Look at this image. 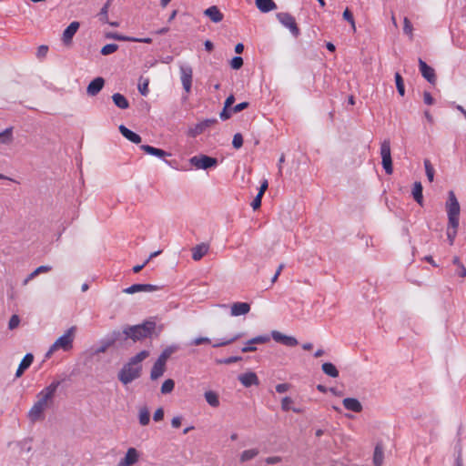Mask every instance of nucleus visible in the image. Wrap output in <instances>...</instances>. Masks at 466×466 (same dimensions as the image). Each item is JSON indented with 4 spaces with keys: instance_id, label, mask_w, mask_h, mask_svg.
Instances as JSON below:
<instances>
[{
    "instance_id": "obj_56",
    "label": "nucleus",
    "mask_w": 466,
    "mask_h": 466,
    "mask_svg": "<svg viewBox=\"0 0 466 466\" xmlns=\"http://www.w3.org/2000/svg\"><path fill=\"white\" fill-rule=\"evenodd\" d=\"M164 418V410L162 408H158L155 413H154V416H153V419L154 420L156 421H160L162 420Z\"/></svg>"
},
{
    "instance_id": "obj_47",
    "label": "nucleus",
    "mask_w": 466,
    "mask_h": 466,
    "mask_svg": "<svg viewBox=\"0 0 466 466\" xmlns=\"http://www.w3.org/2000/svg\"><path fill=\"white\" fill-rule=\"evenodd\" d=\"M232 145L235 148L238 149L243 145V137L241 134L237 133L233 137Z\"/></svg>"
},
{
    "instance_id": "obj_35",
    "label": "nucleus",
    "mask_w": 466,
    "mask_h": 466,
    "mask_svg": "<svg viewBox=\"0 0 466 466\" xmlns=\"http://www.w3.org/2000/svg\"><path fill=\"white\" fill-rule=\"evenodd\" d=\"M258 454V449H249L242 451L240 454V461L245 462L254 459Z\"/></svg>"
},
{
    "instance_id": "obj_38",
    "label": "nucleus",
    "mask_w": 466,
    "mask_h": 466,
    "mask_svg": "<svg viewBox=\"0 0 466 466\" xmlns=\"http://www.w3.org/2000/svg\"><path fill=\"white\" fill-rule=\"evenodd\" d=\"M395 82H396V86H397L399 94L401 96H403L405 95V85H404L403 78L401 77L400 74L398 72L395 74Z\"/></svg>"
},
{
    "instance_id": "obj_55",
    "label": "nucleus",
    "mask_w": 466,
    "mask_h": 466,
    "mask_svg": "<svg viewBox=\"0 0 466 466\" xmlns=\"http://www.w3.org/2000/svg\"><path fill=\"white\" fill-rule=\"evenodd\" d=\"M248 106V102L239 103V104L236 105L234 107H232V112L235 114L238 113V112L246 109Z\"/></svg>"
},
{
    "instance_id": "obj_54",
    "label": "nucleus",
    "mask_w": 466,
    "mask_h": 466,
    "mask_svg": "<svg viewBox=\"0 0 466 466\" xmlns=\"http://www.w3.org/2000/svg\"><path fill=\"white\" fill-rule=\"evenodd\" d=\"M263 196L257 194L253 201L251 202V207L254 210L258 209L261 206V199Z\"/></svg>"
},
{
    "instance_id": "obj_2",
    "label": "nucleus",
    "mask_w": 466,
    "mask_h": 466,
    "mask_svg": "<svg viewBox=\"0 0 466 466\" xmlns=\"http://www.w3.org/2000/svg\"><path fill=\"white\" fill-rule=\"evenodd\" d=\"M445 207L448 215L447 237L450 245H453L458 232L461 212L459 201L453 191L449 192Z\"/></svg>"
},
{
    "instance_id": "obj_57",
    "label": "nucleus",
    "mask_w": 466,
    "mask_h": 466,
    "mask_svg": "<svg viewBox=\"0 0 466 466\" xmlns=\"http://www.w3.org/2000/svg\"><path fill=\"white\" fill-rule=\"evenodd\" d=\"M51 269H52V268L50 266L43 265V266L36 268L35 269V272L38 276L39 274L46 273V272L50 271Z\"/></svg>"
},
{
    "instance_id": "obj_36",
    "label": "nucleus",
    "mask_w": 466,
    "mask_h": 466,
    "mask_svg": "<svg viewBox=\"0 0 466 466\" xmlns=\"http://www.w3.org/2000/svg\"><path fill=\"white\" fill-rule=\"evenodd\" d=\"M111 2L112 0H107L98 14L99 20L103 23H108V9L111 5Z\"/></svg>"
},
{
    "instance_id": "obj_16",
    "label": "nucleus",
    "mask_w": 466,
    "mask_h": 466,
    "mask_svg": "<svg viewBox=\"0 0 466 466\" xmlns=\"http://www.w3.org/2000/svg\"><path fill=\"white\" fill-rule=\"evenodd\" d=\"M250 311V305L247 302H235L231 305L230 315L238 317L246 315Z\"/></svg>"
},
{
    "instance_id": "obj_30",
    "label": "nucleus",
    "mask_w": 466,
    "mask_h": 466,
    "mask_svg": "<svg viewBox=\"0 0 466 466\" xmlns=\"http://www.w3.org/2000/svg\"><path fill=\"white\" fill-rule=\"evenodd\" d=\"M112 99L114 104L121 109H127L129 106V102L127 101V99L119 93L114 94L112 96Z\"/></svg>"
},
{
    "instance_id": "obj_31",
    "label": "nucleus",
    "mask_w": 466,
    "mask_h": 466,
    "mask_svg": "<svg viewBox=\"0 0 466 466\" xmlns=\"http://www.w3.org/2000/svg\"><path fill=\"white\" fill-rule=\"evenodd\" d=\"M14 140L13 137V128L8 127L5 129L3 132H0V144L1 145H10Z\"/></svg>"
},
{
    "instance_id": "obj_14",
    "label": "nucleus",
    "mask_w": 466,
    "mask_h": 466,
    "mask_svg": "<svg viewBox=\"0 0 466 466\" xmlns=\"http://www.w3.org/2000/svg\"><path fill=\"white\" fill-rule=\"evenodd\" d=\"M79 25V22L74 21L64 30L62 41L65 45L68 46L71 44L73 36L77 32Z\"/></svg>"
},
{
    "instance_id": "obj_19",
    "label": "nucleus",
    "mask_w": 466,
    "mask_h": 466,
    "mask_svg": "<svg viewBox=\"0 0 466 466\" xmlns=\"http://www.w3.org/2000/svg\"><path fill=\"white\" fill-rule=\"evenodd\" d=\"M238 380L241 382V384L245 387H250L252 385H258L259 380L258 379V376L255 372H247L240 374L238 376Z\"/></svg>"
},
{
    "instance_id": "obj_33",
    "label": "nucleus",
    "mask_w": 466,
    "mask_h": 466,
    "mask_svg": "<svg viewBox=\"0 0 466 466\" xmlns=\"http://www.w3.org/2000/svg\"><path fill=\"white\" fill-rule=\"evenodd\" d=\"M139 423L142 426H146L150 421V412L147 407H141L138 411Z\"/></svg>"
},
{
    "instance_id": "obj_26",
    "label": "nucleus",
    "mask_w": 466,
    "mask_h": 466,
    "mask_svg": "<svg viewBox=\"0 0 466 466\" xmlns=\"http://www.w3.org/2000/svg\"><path fill=\"white\" fill-rule=\"evenodd\" d=\"M166 363L162 360H157L152 367L150 378L151 380H157L161 377L165 372Z\"/></svg>"
},
{
    "instance_id": "obj_28",
    "label": "nucleus",
    "mask_w": 466,
    "mask_h": 466,
    "mask_svg": "<svg viewBox=\"0 0 466 466\" xmlns=\"http://www.w3.org/2000/svg\"><path fill=\"white\" fill-rule=\"evenodd\" d=\"M34 360V357L31 353H27L23 360H21L18 369L16 370L15 376L20 377L24 371L30 367Z\"/></svg>"
},
{
    "instance_id": "obj_4",
    "label": "nucleus",
    "mask_w": 466,
    "mask_h": 466,
    "mask_svg": "<svg viewBox=\"0 0 466 466\" xmlns=\"http://www.w3.org/2000/svg\"><path fill=\"white\" fill-rule=\"evenodd\" d=\"M76 327L72 326L66 332L60 336L49 348L46 354V358H49L56 351L63 350L69 351L73 349L74 339L76 337Z\"/></svg>"
},
{
    "instance_id": "obj_41",
    "label": "nucleus",
    "mask_w": 466,
    "mask_h": 466,
    "mask_svg": "<svg viewBox=\"0 0 466 466\" xmlns=\"http://www.w3.org/2000/svg\"><path fill=\"white\" fill-rule=\"evenodd\" d=\"M342 16H343L344 20L348 21L350 24L352 31L355 32L356 31L355 20H354L352 13L350 11L349 8L345 9Z\"/></svg>"
},
{
    "instance_id": "obj_7",
    "label": "nucleus",
    "mask_w": 466,
    "mask_h": 466,
    "mask_svg": "<svg viewBox=\"0 0 466 466\" xmlns=\"http://www.w3.org/2000/svg\"><path fill=\"white\" fill-rule=\"evenodd\" d=\"M277 19L285 27H287L290 33L295 36H299V28L297 25L295 18L289 13H278Z\"/></svg>"
},
{
    "instance_id": "obj_29",
    "label": "nucleus",
    "mask_w": 466,
    "mask_h": 466,
    "mask_svg": "<svg viewBox=\"0 0 466 466\" xmlns=\"http://www.w3.org/2000/svg\"><path fill=\"white\" fill-rule=\"evenodd\" d=\"M412 196L415 201L420 205H423V196H422V185L420 182H415L412 188Z\"/></svg>"
},
{
    "instance_id": "obj_20",
    "label": "nucleus",
    "mask_w": 466,
    "mask_h": 466,
    "mask_svg": "<svg viewBox=\"0 0 466 466\" xmlns=\"http://www.w3.org/2000/svg\"><path fill=\"white\" fill-rule=\"evenodd\" d=\"M140 148L147 154L148 155H152V156H155V157H157L159 158H164L166 157H169L171 156L170 153H167L166 152L165 150L163 149H160V148H157V147H154L152 146H149V145H142L140 147Z\"/></svg>"
},
{
    "instance_id": "obj_21",
    "label": "nucleus",
    "mask_w": 466,
    "mask_h": 466,
    "mask_svg": "<svg viewBox=\"0 0 466 466\" xmlns=\"http://www.w3.org/2000/svg\"><path fill=\"white\" fill-rule=\"evenodd\" d=\"M120 133L124 137H126L127 140L131 141L135 144H139L141 142V137L137 135V133L131 131L124 125H120L118 127Z\"/></svg>"
},
{
    "instance_id": "obj_12",
    "label": "nucleus",
    "mask_w": 466,
    "mask_h": 466,
    "mask_svg": "<svg viewBox=\"0 0 466 466\" xmlns=\"http://www.w3.org/2000/svg\"><path fill=\"white\" fill-rule=\"evenodd\" d=\"M419 66L422 76L431 84H435L437 78L434 69L428 66L421 58L419 59Z\"/></svg>"
},
{
    "instance_id": "obj_63",
    "label": "nucleus",
    "mask_w": 466,
    "mask_h": 466,
    "mask_svg": "<svg viewBox=\"0 0 466 466\" xmlns=\"http://www.w3.org/2000/svg\"><path fill=\"white\" fill-rule=\"evenodd\" d=\"M424 103L427 105H432L433 104V98L429 92H424Z\"/></svg>"
},
{
    "instance_id": "obj_27",
    "label": "nucleus",
    "mask_w": 466,
    "mask_h": 466,
    "mask_svg": "<svg viewBox=\"0 0 466 466\" xmlns=\"http://www.w3.org/2000/svg\"><path fill=\"white\" fill-rule=\"evenodd\" d=\"M256 6L262 13H268L277 8L273 0H256Z\"/></svg>"
},
{
    "instance_id": "obj_34",
    "label": "nucleus",
    "mask_w": 466,
    "mask_h": 466,
    "mask_svg": "<svg viewBox=\"0 0 466 466\" xmlns=\"http://www.w3.org/2000/svg\"><path fill=\"white\" fill-rule=\"evenodd\" d=\"M205 399L207 402L212 407H218L219 405L218 396L214 391H207L205 392Z\"/></svg>"
},
{
    "instance_id": "obj_59",
    "label": "nucleus",
    "mask_w": 466,
    "mask_h": 466,
    "mask_svg": "<svg viewBox=\"0 0 466 466\" xmlns=\"http://www.w3.org/2000/svg\"><path fill=\"white\" fill-rule=\"evenodd\" d=\"M268 180L267 179H264L260 185V187H259V190H258V195L260 196H263L265 191L268 189Z\"/></svg>"
},
{
    "instance_id": "obj_53",
    "label": "nucleus",
    "mask_w": 466,
    "mask_h": 466,
    "mask_svg": "<svg viewBox=\"0 0 466 466\" xmlns=\"http://www.w3.org/2000/svg\"><path fill=\"white\" fill-rule=\"evenodd\" d=\"M290 384L289 383H280L276 386V390L279 393H284L290 389Z\"/></svg>"
},
{
    "instance_id": "obj_42",
    "label": "nucleus",
    "mask_w": 466,
    "mask_h": 466,
    "mask_svg": "<svg viewBox=\"0 0 466 466\" xmlns=\"http://www.w3.org/2000/svg\"><path fill=\"white\" fill-rule=\"evenodd\" d=\"M118 49V46L116 44H107L104 46L101 49V54L103 56H108L115 53Z\"/></svg>"
},
{
    "instance_id": "obj_3",
    "label": "nucleus",
    "mask_w": 466,
    "mask_h": 466,
    "mask_svg": "<svg viewBox=\"0 0 466 466\" xmlns=\"http://www.w3.org/2000/svg\"><path fill=\"white\" fill-rule=\"evenodd\" d=\"M149 356V351L142 350L136 356L131 358L129 361L124 365L118 374L119 380L127 385L140 376L142 370L141 362Z\"/></svg>"
},
{
    "instance_id": "obj_10",
    "label": "nucleus",
    "mask_w": 466,
    "mask_h": 466,
    "mask_svg": "<svg viewBox=\"0 0 466 466\" xmlns=\"http://www.w3.org/2000/svg\"><path fill=\"white\" fill-rule=\"evenodd\" d=\"M139 453L135 448L127 449L124 458H122L117 466H133L138 461Z\"/></svg>"
},
{
    "instance_id": "obj_61",
    "label": "nucleus",
    "mask_w": 466,
    "mask_h": 466,
    "mask_svg": "<svg viewBox=\"0 0 466 466\" xmlns=\"http://www.w3.org/2000/svg\"><path fill=\"white\" fill-rule=\"evenodd\" d=\"M284 268V264H280L278 268H277V271L275 273V275L273 276L272 279H271V282L274 283L277 281L279 276L280 275L282 269Z\"/></svg>"
},
{
    "instance_id": "obj_52",
    "label": "nucleus",
    "mask_w": 466,
    "mask_h": 466,
    "mask_svg": "<svg viewBox=\"0 0 466 466\" xmlns=\"http://www.w3.org/2000/svg\"><path fill=\"white\" fill-rule=\"evenodd\" d=\"M210 342V339L207 337H199V338H196L195 339H193L191 341V344L192 345H195V346H198V345H201V344H204V343H209Z\"/></svg>"
},
{
    "instance_id": "obj_22",
    "label": "nucleus",
    "mask_w": 466,
    "mask_h": 466,
    "mask_svg": "<svg viewBox=\"0 0 466 466\" xmlns=\"http://www.w3.org/2000/svg\"><path fill=\"white\" fill-rule=\"evenodd\" d=\"M343 406L348 410H351L354 412H360L362 410V405L359 400L355 398H345L342 400Z\"/></svg>"
},
{
    "instance_id": "obj_17",
    "label": "nucleus",
    "mask_w": 466,
    "mask_h": 466,
    "mask_svg": "<svg viewBox=\"0 0 466 466\" xmlns=\"http://www.w3.org/2000/svg\"><path fill=\"white\" fill-rule=\"evenodd\" d=\"M157 288L151 284H134L123 290L127 294H134L137 292H151L157 290Z\"/></svg>"
},
{
    "instance_id": "obj_46",
    "label": "nucleus",
    "mask_w": 466,
    "mask_h": 466,
    "mask_svg": "<svg viewBox=\"0 0 466 466\" xmlns=\"http://www.w3.org/2000/svg\"><path fill=\"white\" fill-rule=\"evenodd\" d=\"M241 360H242V358L239 357V356H233V357H228V358H226V359H223V360H218L217 363L228 365V364H231V363H234V362L240 361Z\"/></svg>"
},
{
    "instance_id": "obj_24",
    "label": "nucleus",
    "mask_w": 466,
    "mask_h": 466,
    "mask_svg": "<svg viewBox=\"0 0 466 466\" xmlns=\"http://www.w3.org/2000/svg\"><path fill=\"white\" fill-rule=\"evenodd\" d=\"M192 251V258L195 261L200 260L208 251V245L205 243H201L199 245L195 246L191 249Z\"/></svg>"
},
{
    "instance_id": "obj_49",
    "label": "nucleus",
    "mask_w": 466,
    "mask_h": 466,
    "mask_svg": "<svg viewBox=\"0 0 466 466\" xmlns=\"http://www.w3.org/2000/svg\"><path fill=\"white\" fill-rule=\"evenodd\" d=\"M243 65V59L240 56H235L230 62V66L233 69H239Z\"/></svg>"
},
{
    "instance_id": "obj_62",
    "label": "nucleus",
    "mask_w": 466,
    "mask_h": 466,
    "mask_svg": "<svg viewBox=\"0 0 466 466\" xmlns=\"http://www.w3.org/2000/svg\"><path fill=\"white\" fill-rule=\"evenodd\" d=\"M234 102H235V97L233 95H230L229 96L227 97V99L224 103V106H225V107L230 108Z\"/></svg>"
},
{
    "instance_id": "obj_43",
    "label": "nucleus",
    "mask_w": 466,
    "mask_h": 466,
    "mask_svg": "<svg viewBox=\"0 0 466 466\" xmlns=\"http://www.w3.org/2000/svg\"><path fill=\"white\" fill-rule=\"evenodd\" d=\"M424 166H425L426 176H427L429 181L432 182L433 177H434V169H433L430 160L426 159L424 161Z\"/></svg>"
},
{
    "instance_id": "obj_44",
    "label": "nucleus",
    "mask_w": 466,
    "mask_h": 466,
    "mask_svg": "<svg viewBox=\"0 0 466 466\" xmlns=\"http://www.w3.org/2000/svg\"><path fill=\"white\" fill-rule=\"evenodd\" d=\"M240 337H241V335L238 334L229 339L218 341L213 344V347L218 348V347H223V346L229 345V344L233 343L234 341H236L237 339H238Z\"/></svg>"
},
{
    "instance_id": "obj_32",
    "label": "nucleus",
    "mask_w": 466,
    "mask_h": 466,
    "mask_svg": "<svg viewBox=\"0 0 466 466\" xmlns=\"http://www.w3.org/2000/svg\"><path fill=\"white\" fill-rule=\"evenodd\" d=\"M321 368L323 372L331 378H337L339 376V370L335 365L330 362L323 363Z\"/></svg>"
},
{
    "instance_id": "obj_1",
    "label": "nucleus",
    "mask_w": 466,
    "mask_h": 466,
    "mask_svg": "<svg viewBox=\"0 0 466 466\" xmlns=\"http://www.w3.org/2000/svg\"><path fill=\"white\" fill-rule=\"evenodd\" d=\"M61 382L62 380H53L36 395L37 400L27 414L28 419L32 422L45 419V411L52 406L56 390Z\"/></svg>"
},
{
    "instance_id": "obj_51",
    "label": "nucleus",
    "mask_w": 466,
    "mask_h": 466,
    "mask_svg": "<svg viewBox=\"0 0 466 466\" xmlns=\"http://www.w3.org/2000/svg\"><path fill=\"white\" fill-rule=\"evenodd\" d=\"M233 112H232V108L229 109V107H223V110L221 111V113L219 114V116L222 120H227L228 118H230V116H232Z\"/></svg>"
},
{
    "instance_id": "obj_23",
    "label": "nucleus",
    "mask_w": 466,
    "mask_h": 466,
    "mask_svg": "<svg viewBox=\"0 0 466 466\" xmlns=\"http://www.w3.org/2000/svg\"><path fill=\"white\" fill-rule=\"evenodd\" d=\"M383 461H384L383 445L381 442H377L375 449H374L372 462L375 466H381L383 464Z\"/></svg>"
},
{
    "instance_id": "obj_18",
    "label": "nucleus",
    "mask_w": 466,
    "mask_h": 466,
    "mask_svg": "<svg viewBox=\"0 0 466 466\" xmlns=\"http://www.w3.org/2000/svg\"><path fill=\"white\" fill-rule=\"evenodd\" d=\"M104 85V78L98 76L89 83L86 88V92L91 96H96L102 90Z\"/></svg>"
},
{
    "instance_id": "obj_40",
    "label": "nucleus",
    "mask_w": 466,
    "mask_h": 466,
    "mask_svg": "<svg viewBox=\"0 0 466 466\" xmlns=\"http://www.w3.org/2000/svg\"><path fill=\"white\" fill-rule=\"evenodd\" d=\"M174 387H175V382L173 380H171V379L166 380L161 386V392L163 394L170 393L174 390Z\"/></svg>"
},
{
    "instance_id": "obj_60",
    "label": "nucleus",
    "mask_w": 466,
    "mask_h": 466,
    "mask_svg": "<svg viewBox=\"0 0 466 466\" xmlns=\"http://www.w3.org/2000/svg\"><path fill=\"white\" fill-rule=\"evenodd\" d=\"M181 417L179 416H177V417H174L171 420V425L173 428H179L180 425H181Z\"/></svg>"
},
{
    "instance_id": "obj_64",
    "label": "nucleus",
    "mask_w": 466,
    "mask_h": 466,
    "mask_svg": "<svg viewBox=\"0 0 466 466\" xmlns=\"http://www.w3.org/2000/svg\"><path fill=\"white\" fill-rule=\"evenodd\" d=\"M132 40H133V42H136V43H146V44L152 43V38H150V37H145V38L135 37V39H132Z\"/></svg>"
},
{
    "instance_id": "obj_25",
    "label": "nucleus",
    "mask_w": 466,
    "mask_h": 466,
    "mask_svg": "<svg viewBox=\"0 0 466 466\" xmlns=\"http://www.w3.org/2000/svg\"><path fill=\"white\" fill-rule=\"evenodd\" d=\"M204 14L214 23L222 21L223 15L216 5L210 6L204 11Z\"/></svg>"
},
{
    "instance_id": "obj_6",
    "label": "nucleus",
    "mask_w": 466,
    "mask_h": 466,
    "mask_svg": "<svg viewBox=\"0 0 466 466\" xmlns=\"http://www.w3.org/2000/svg\"><path fill=\"white\" fill-rule=\"evenodd\" d=\"M189 162L198 169H208L216 167L218 160L206 155L194 156L189 159Z\"/></svg>"
},
{
    "instance_id": "obj_48",
    "label": "nucleus",
    "mask_w": 466,
    "mask_h": 466,
    "mask_svg": "<svg viewBox=\"0 0 466 466\" xmlns=\"http://www.w3.org/2000/svg\"><path fill=\"white\" fill-rule=\"evenodd\" d=\"M138 90L142 96H147L148 93V79H145L138 85Z\"/></svg>"
},
{
    "instance_id": "obj_50",
    "label": "nucleus",
    "mask_w": 466,
    "mask_h": 466,
    "mask_svg": "<svg viewBox=\"0 0 466 466\" xmlns=\"http://www.w3.org/2000/svg\"><path fill=\"white\" fill-rule=\"evenodd\" d=\"M19 323H20L19 317L17 315H13L9 319L8 328L10 329H14L18 327Z\"/></svg>"
},
{
    "instance_id": "obj_39",
    "label": "nucleus",
    "mask_w": 466,
    "mask_h": 466,
    "mask_svg": "<svg viewBox=\"0 0 466 466\" xmlns=\"http://www.w3.org/2000/svg\"><path fill=\"white\" fill-rule=\"evenodd\" d=\"M452 263L458 267L456 273L461 278H466V268L461 262L459 257L455 256L452 259Z\"/></svg>"
},
{
    "instance_id": "obj_45",
    "label": "nucleus",
    "mask_w": 466,
    "mask_h": 466,
    "mask_svg": "<svg viewBox=\"0 0 466 466\" xmlns=\"http://www.w3.org/2000/svg\"><path fill=\"white\" fill-rule=\"evenodd\" d=\"M293 400L290 398V397H284L282 400H281V409L282 410L284 411H288L291 408H292V404H293Z\"/></svg>"
},
{
    "instance_id": "obj_5",
    "label": "nucleus",
    "mask_w": 466,
    "mask_h": 466,
    "mask_svg": "<svg viewBox=\"0 0 466 466\" xmlns=\"http://www.w3.org/2000/svg\"><path fill=\"white\" fill-rule=\"evenodd\" d=\"M155 326L154 322L148 321L141 325L127 327L124 329L123 333L134 341H137L150 336L155 329Z\"/></svg>"
},
{
    "instance_id": "obj_8",
    "label": "nucleus",
    "mask_w": 466,
    "mask_h": 466,
    "mask_svg": "<svg viewBox=\"0 0 466 466\" xmlns=\"http://www.w3.org/2000/svg\"><path fill=\"white\" fill-rule=\"evenodd\" d=\"M380 156L382 158V166L387 174L392 173V161L390 155V140L385 139L380 145Z\"/></svg>"
},
{
    "instance_id": "obj_15",
    "label": "nucleus",
    "mask_w": 466,
    "mask_h": 466,
    "mask_svg": "<svg viewBox=\"0 0 466 466\" xmlns=\"http://www.w3.org/2000/svg\"><path fill=\"white\" fill-rule=\"evenodd\" d=\"M268 341L269 337L268 335L255 337L248 341L247 345L241 349V351L244 353L256 351L257 348L253 344H263Z\"/></svg>"
},
{
    "instance_id": "obj_13",
    "label": "nucleus",
    "mask_w": 466,
    "mask_h": 466,
    "mask_svg": "<svg viewBox=\"0 0 466 466\" xmlns=\"http://www.w3.org/2000/svg\"><path fill=\"white\" fill-rule=\"evenodd\" d=\"M216 119H206L200 123H198L194 127H190L188 130V135L192 137H195L200 134H202L208 127L216 124Z\"/></svg>"
},
{
    "instance_id": "obj_37",
    "label": "nucleus",
    "mask_w": 466,
    "mask_h": 466,
    "mask_svg": "<svg viewBox=\"0 0 466 466\" xmlns=\"http://www.w3.org/2000/svg\"><path fill=\"white\" fill-rule=\"evenodd\" d=\"M177 350V347L176 346H170V347H167V349H165L163 350V352L161 353V355L158 357V360H162L163 362H167V360H168V358Z\"/></svg>"
},
{
    "instance_id": "obj_9",
    "label": "nucleus",
    "mask_w": 466,
    "mask_h": 466,
    "mask_svg": "<svg viewBox=\"0 0 466 466\" xmlns=\"http://www.w3.org/2000/svg\"><path fill=\"white\" fill-rule=\"evenodd\" d=\"M180 71V80L183 86L184 90L187 93H189L192 86V78H193V70L190 66L182 65L179 68Z\"/></svg>"
},
{
    "instance_id": "obj_58",
    "label": "nucleus",
    "mask_w": 466,
    "mask_h": 466,
    "mask_svg": "<svg viewBox=\"0 0 466 466\" xmlns=\"http://www.w3.org/2000/svg\"><path fill=\"white\" fill-rule=\"evenodd\" d=\"M281 461V458L279 456H272V457H268L266 459V462L268 464H277V463H279Z\"/></svg>"
},
{
    "instance_id": "obj_11",
    "label": "nucleus",
    "mask_w": 466,
    "mask_h": 466,
    "mask_svg": "<svg viewBox=\"0 0 466 466\" xmlns=\"http://www.w3.org/2000/svg\"><path fill=\"white\" fill-rule=\"evenodd\" d=\"M271 336L275 341L282 343L285 346L295 347L299 344L295 337L285 335L278 330H273Z\"/></svg>"
}]
</instances>
